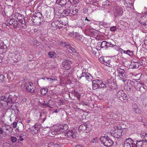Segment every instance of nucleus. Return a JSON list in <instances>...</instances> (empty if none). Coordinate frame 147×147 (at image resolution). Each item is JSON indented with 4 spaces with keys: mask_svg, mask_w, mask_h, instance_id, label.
<instances>
[{
    "mask_svg": "<svg viewBox=\"0 0 147 147\" xmlns=\"http://www.w3.org/2000/svg\"><path fill=\"white\" fill-rule=\"evenodd\" d=\"M69 49L72 52H75V49L72 47H71L70 45L69 46Z\"/></svg>",
    "mask_w": 147,
    "mask_h": 147,
    "instance_id": "nucleus-55",
    "label": "nucleus"
},
{
    "mask_svg": "<svg viewBox=\"0 0 147 147\" xmlns=\"http://www.w3.org/2000/svg\"><path fill=\"white\" fill-rule=\"evenodd\" d=\"M107 42L105 41H103L101 44L100 47L102 48H104L105 46H107Z\"/></svg>",
    "mask_w": 147,
    "mask_h": 147,
    "instance_id": "nucleus-41",
    "label": "nucleus"
},
{
    "mask_svg": "<svg viewBox=\"0 0 147 147\" xmlns=\"http://www.w3.org/2000/svg\"><path fill=\"white\" fill-rule=\"evenodd\" d=\"M134 87L135 89L138 91H140L141 88H144L146 89L143 86L144 83L142 82H135L134 83Z\"/></svg>",
    "mask_w": 147,
    "mask_h": 147,
    "instance_id": "nucleus-12",
    "label": "nucleus"
},
{
    "mask_svg": "<svg viewBox=\"0 0 147 147\" xmlns=\"http://www.w3.org/2000/svg\"><path fill=\"white\" fill-rule=\"evenodd\" d=\"M143 144L142 140L133 141L130 138L125 140L124 142V147H142Z\"/></svg>",
    "mask_w": 147,
    "mask_h": 147,
    "instance_id": "nucleus-1",
    "label": "nucleus"
},
{
    "mask_svg": "<svg viewBox=\"0 0 147 147\" xmlns=\"http://www.w3.org/2000/svg\"><path fill=\"white\" fill-rule=\"evenodd\" d=\"M33 133L37 134L38 132V130L35 128L34 129V127H32L30 130Z\"/></svg>",
    "mask_w": 147,
    "mask_h": 147,
    "instance_id": "nucleus-42",
    "label": "nucleus"
},
{
    "mask_svg": "<svg viewBox=\"0 0 147 147\" xmlns=\"http://www.w3.org/2000/svg\"><path fill=\"white\" fill-rule=\"evenodd\" d=\"M88 74H89L88 73H85L84 72H82V74L81 75V76H80L79 78V79H81L82 77H85V78L87 77V76H88Z\"/></svg>",
    "mask_w": 147,
    "mask_h": 147,
    "instance_id": "nucleus-40",
    "label": "nucleus"
},
{
    "mask_svg": "<svg viewBox=\"0 0 147 147\" xmlns=\"http://www.w3.org/2000/svg\"><path fill=\"white\" fill-rule=\"evenodd\" d=\"M93 90H96L98 88H102L106 87V85L102 82L100 80L96 79L92 81Z\"/></svg>",
    "mask_w": 147,
    "mask_h": 147,
    "instance_id": "nucleus-5",
    "label": "nucleus"
},
{
    "mask_svg": "<svg viewBox=\"0 0 147 147\" xmlns=\"http://www.w3.org/2000/svg\"><path fill=\"white\" fill-rule=\"evenodd\" d=\"M51 133L53 135H56L57 134H58V133H57V131H51Z\"/></svg>",
    "mask_w": 147,
    "mask_h": 147,
    "instance_id": "nucleus-59",
    "label": "nucleus"
},
{
    "mask_svg": "<svg viewBox=\"0 0 147 147\" xmlns=\"http://www.w3.org/2000/svg\"><path fill=\"white\" fill-rule=\"evenodd\" d=\"M112 44H111V42H107V47H112Z\"/></svg>",
    "mask_w": 147,
    "mask_h": 147,
    "instance_id": "nucleus-57",
    "label": "nucleus"
},
{
    "mask_svg": "<svg viewBox=\"0 0 147 147\" xmlns=\"http://www.w3.org/2000/svg\"><path fill=\"white\" fill-rule=\"evenodd\" d=\"M31 20L33 23V25H39L43 22V18H40L32 17Z\"/></svg>",
    "mask_w": 147,
    "mask_h": 147,
    "instance_id": "nucleus-8",
    "label": "nucleus"
},
{
    "mask_svg": "<svg viewBox=\"0 0 147 147\" xmlns=\"http://www.w3.org/2000/svg\"><path fill=\"white\" fill-rule=\"evenodd\" d=\"M122 131L121 127L120 126L119 127L115 126L111 129V135L114 138H119L122 135Z\"/></svg>",
    "mask_w": 147,
    "mask_h": 147,
    "instance_id": "nucleus-2",
    "label": "nucleus"
},
{
    "mask_svg": "<svg viewBox=\"0 0 147 147\" xmlns=\"http://www.w3.org/2000/svg\"><path fill=\"white\" fill-rule=\"evenodd\" d=\"M91 52H92V53L93 54L95 55L96 53V51H95L92 50L91 51Z\"/></svg>",
    "mask_w": 147,
    "mask_h": 147,
    "instance_id": "nucleus-63",
    "label": "nucleus"
},
{
    "mask_svg": "<svg viewBox=\"0 0 147 147\" xmlns=\"http://www.w3.org/2000/svg\"><path fill=\"white\" fill-rule=\"evenodd\" d=\"M62 15L63 16H68L69 14V12H68L67 9H64L63 12L61 13Z\"/></svg>",
    "mask_w": 147,
    "mask_h": 147,
    "instance_id": "nucleus-34",
    "label": "nucleus"
},
{
    "mask_svg": "<svg viewBox=\"0 0 147 147\" xmlns=\"http://www.w3.org/2000/svg\"><path fill=\"white\" fill-rule=\"evenodd\" d=\"M117 96L119 100L124 102H127L128 101L127 95L123 90L119 91L117 93Z\"/></svg>",
    "mask_w": 147,
    "mask_h": 147,
    "instance_id": "nucleus-6",
    "label": "nucleus"
},
{
    "mask_svg": "<svg viewBox=\"0 0 147 147\" xmlns=\"http://www.w3.org/2000/svg\"><path fill=\"white\" fill-rule=\"evenodd\" d=\"M48 55L49 57L53 58L56 57V53L55 52H49L48 53Z\"/></svg>",
    "mask_w": 147,
    "mask_h": 147,
    "instance_id": "nucleus-32",
    "label": "nucleus"
},
{
    "mask_svg": "<svg viewBox=\"0 0 147 147\" xmlns=\"http://www.w3.org/2000/svg\"><path fill=\"white\" fill-rule=\"evenodd\" d=\"M110 61L107 59V58L106 57V60L104 61L102 63L107 66L109 67H111L112 66V65L110 64Z\"/></svg>",
    "mask_w": 147,
    "mask_h": 147,
    "instance_id": "nucleus-26",
    "label": "nucleus"
},
{
    "mask_svg": "<svg viewBox=\"0 0 147 147\" xmlns=\"http://www.w3.org/2000/svg\"><path fill=\"white\" fill-rule=\"evenodd\" d=\"M20 23L22 24V27L24 28H26V22L24 20H22V21H20Z\"/></svg>",
    "mask_w": 147,
    "mask_h": 147,
    "instance_id": "nucleus-38",
    "label": "nucleus"
},
{
    "mask_svg": "<svg viewBox=\"0 0 147 147\" xmlns=\"http://www.w3.org/2000/svg\"><path fill=\"white\" fill-rule=\"evenodd\" d=\"M7 98L6 96H2L0 99V103L1 104H3L5 105V106L8 105L7 103Z\"/></svg>",
    "mask_w": 147,
    "mask_h": 147,
    "instance_id": "nucleus-19",
    "label": "nucleus"
},
{
    "mask_svg": "<svg viewBox=\"0 0 147 147\" xmlns=\"http://www.w3.org/2000/svg\"><path fill=\"white\" fill-rule=\"evenodd\" d=\"M58 22H59L58 23V28L60 29L61 27H63V26H65V24L62 21L58 20Z\"/></svg>",
    "mask_w": 147,
    "mask_h": 147,
    "instance_id": "nucleus-35",
    "label": "nucleus"
},
{
    "mask_svg": "<svg viewBox=\"0 0 147 147\" xmlns=\"http://www.w3.org/2000/svg\"><path fill=\"white\" fill-rule=\"evenodd\" d=\"M14 15L15 18L18 19L19 22H20V21H22V20H24V16L19 13H16Z\"/></svg>",
    "mask_w": 147,
    "mask_h": 147,
    "instance_id": "nucleus-16",
    "label": "nucleus"
},
{
    "mask_svg": "<svg viewBox=\"0 0 147 147\" xmlns=\"http://www.w3.org/2000/svg\"><path fill=\"white\" fill-rule=\"evenodd\" d=\"M96 139L95 138H93L92 140L91 141V142H96Z\"/></svg>",
    "mask_w": 147,
    "mask_h": 147,
    "instance_id": "nucleus-61",
    "label": "nucleus"
},
{
    "mask_svg": "<svg viewBox=\"0 0 147 147\" xmlns=\"http://www.w3.org/2000/svg\"><path fill=\"white\" fill-rule=\"evenodd\" d=\"M134 111L136 113H139L140 111V109L139 108H138L137 109H136Z\"/></svg>",
    "mask_w": 147,
    "mask_h": 147,
    "instance_id": "nucleus-56",
    "label": "nucleus"
},
{
    "mask_svg": "<svg viewBox=\"0 0 147 147\" xmlns=\"http://www.w3.org/2000/svg\"><path fill=\"white\" fill-rule=\"evenodd\" d=\"M133 65V68H138L140 65L139 63L138 62H133L132 63Z\"/></svg>",
    "mask_w": 147,
    "mask_h": 147,
    "instance_id": "nucleus-36",
    "label": "nucleus"
},
{
    "mask_svg": "<svg viewBox=\"0 0 147 147\" xmlns=\"http://www.w3.org/2000/svg\"><path fill=\"white\" fill-rule=\"evenodd\" d=\"M89 128L88 127L87 124L86 123H83L80 125L78 128V131H87Z\"/></svg>",
    "mask_w": 147,
    "mask_h": 147,
    "instance_id": "nucleus-13",
    "label": "nucleus"
},
{
    "mask_svg": "<svg viewBox=\"0 0 147 147\" xmlns=\"http://www.w3.org/2000/svg\"><path fill=\"white\" fill-rule=\"evenodd\" d=\"M123 51V52L125 54H126L131 57H132L133 55V52L130 50H127V51H125L123 49L122 50Z\"/></svg>",
    "mask_w": 147,
    "mask_h": 147,
    "instance_id": "nucleus-25",
    "label": "nucleus"
},
{
    "mask_svg": "<svg viewBox=\"0 0 147 147\" xmlns=\"http://www.w3.org/2000/svg\"><path fill=\"white\" fill-rule=\"evenodd\" d=\"M57 131L58 134H61L64 132L62 125H60L59 126H58Z\"/></svg>",
    "mask_w": 147,
    "mask_h": 147,
    "instance_id": "nucleus-28",
    "label": "nucleus"
},
{
    "mask_svg": "<svg viewBox=\"0 0 147 147\" xmlns=\"http://www.w3.org/2000/svg\"><path fill=\"white\" fill-rule=\"evenodd\" d=\"M33 127H34V129L35 128L36 129L39 130V125L38 124L36 123L33 126Z\"/></svg>",
    "mask_w": 147,
    "mask_h": 147,
    "instance_id": "nucleus-50",
    "label": "nucleus"
},
{
    "mask_svg": "<svg viewBox=\"0 0 147 147\" xmlns=\"http://www.w3.org/2000/svg\"><path fill=\"white\" fill-rule=\"evenodd\" d=\"M115 73L117 76L119 77V80L123 82L126 81L127 76L124 69L120 68H118L116 69Z\"/></svg>",
    "mask_w": 147,
    "mask_h": 147,
    "instance_id": "nucleus-3",
    "label": "nucleus"
},
{
    "mask_svg": "<svg viewBox=\"0 0 147 147\" xmlns=\"http://www.w3.org/2000/svg\"><path fill=\"white\" fill-rule=\"evenodd\" d=\"M67 2H68V0H57L56 3L62 6L66 4Z\"/></svg>",
    "mask_w": 147,
    "mask_h": 147,
    "instance_id": "nucleus-21",
    "label": "nucleus"
},
{
    "mask_svg": "<svg viewBox=\"0 0 147 147\" xmlns=\"http://www.w3.org/2000/svg\"><path fill=\"white\" fill-rule=\"evenodd\" d=\"M139 23L141 24L146 26L147 25V18L145 16H142L138 20Z\"/></svg>",
    "mask_w": 147,
    "mask_h": 147,
    "instance_id": "nucleus-15",
    "label": "nucleus"
},
{
    "mask_svg": "<svg viewBox=\"0 0 147 147\" xmlns=\"http://www.w3.org/2000/svg\"><path fill=\"white\" fill-rule=\"evenodd\" d=\"M12 105L11 106L10 109L12 110H16L18 111V107L16 105V103L14 102L12 103Z\"/></svg>",
    "mask_w": 147,
    "mask_h": 147,
    "instance_id": "nucleus-33",
    "label": "nucleus"
},
{
    "mask_svg": "<svg viewBox=\"0 0 147 147\" xmlns=\"http://www.w3.org/2000/svg\"><path fill=\"white\" fill-rule=\"evenodd\" d=\"M144 134L145 135L144 138L146 141L147 142V134H146L145 133H144Z\"/></svg>",
    "mask_w": 147,
    "mask_h": 147,
    "instance_id": "nucleus-60",
    "label": "nucleus"
},
{
    "mask_svg": "<svg viewBox=\"0 0 147 147\" xmlns=\"http://www.w3.org/2000/svg\"><path fill=\"white\" fill-rule=\"evenodd\" d=\"M7 98V103L8 105L9 104H12L15 102L13 99V96H12L11 95H9L8 96Z\"/></svg>",
    "mask_w": 147,
    "mask_h": 147,
    "instance_id": "nucleus-18",
    "label": "nucleus"
},
{
    "mask_svg": "<svg viewBox=\"0 0 147 147\" xmlns=\"http://www.w3.org/2000/svg\"><path fill=\"white\" fill-rule=\"evenodd\" d=\"M117 29V28L115 26L111 27L110 28V30L111 31H115Z\"/></svg>",
    "mask_w": 147,
    "mask_h": 147,
    "instance_id": "nucleus-49",
    "label": "nucleus"
},
{
    "mask_svg": "<svg viewBox=\"0 0 147 147\" xmlns=\"http://www.w3.org/2000/svg\"><path fill=\"white\" fill-rule=\"evenodd\" d=\"M4 126L5 127L4 130L5 133H7V131H8L9 132L12 131V129L9 126L7 125Z\"/></svg>",
    "mask_w": 147,
    "mask_h": 147,
    "instance_id": "nucleus-31",
    "label": "nucleus"
},
{
    "mask_svg": "<svg viewBox=\"0 0 147 147\" xmlns=\"http://www.w3.org/2000/svg\"><path fill=\"white\" fill-rule=\"evenodd\" d=\"M88 76H87L86 79L88 81H91L92 80V76L89 74H88Z\"/></svg>",
    "mask_w": 147,
    "mask_h": 147,
    "instance_id": "nucleus-44",
    "label": "nucleus"
},
{
    "mask_svg": "<svg viewBox=\"0 0 147 147\" xmlns=\"http://www.w3.org/2000/svg\"><path fill=\"white\" fill-rule=\"evenodd\" d=\"M73 8L72 5H70L67 9L69 14H71Z\"/></svg>",
    "mask_w": 147,
    "mask_h": 147,
    "instance_id": "nucleus-37",
    "label": "nucleus"
},
{
    "mask_svg": "<svg viewBox=\"0 0 147 147\" xmlns=\"http://www.w3.org/2000/svg\"><path fill=\"white\" fill-rule=\"evenodd\" d=\"M106 57H101L99 58V61L102 63L104 61L106 60Z\"/></svg>",
    "mask_w": 147,
    "mask_h": 147,
    "instance_id": "nucleus-45",
    "label": "nucleus"
},
{
    "mask_svg": "<svg viewBox=\"0 0 147 147\" xmlns=\"http://www.w3.org/2000/svg\"><path fill=\"white\" fill-rule=\"evenodd\" d=\"M72 63V62L71 61L66 60L62 62V66L63 69L68 70L71 68V65Z\"/></svg>",
    "mask_w": 147,
    "mask_h": 147,
    "instance_id": "nucleus-7",
    "label": "nucleus"
},
{
    "mask_svg": "<svg viewBox=\"0 0 147 147\" xmlns=\"http://www.w3.org/2000/svg\"><path fill=\"white\" fill-rule=\"evenodd\" d=\"M84 22L82 20H79L77 24V27L82 29L84 28Z\"/></svg>",
    "mask_w": 147,
    "mask_h": 147,
    "instance_id": "nucleus-23",
    "label": "nucleus"
},
{
    "mask_svg": "<svg viewBox=\"0 0 147 147\" xmlns=\"http://www.w3.org/2000/svg\"><path fill=\"white\" fill-rule=\"evenodd\" d=\"M126 82L125 83V88L127 90H130L134 84V82L130 80H126Z\"/></svg>",
    "mask_w": 147,
    "mask_h": 147,
    "instance_id": "nucleus-9",
    "label": "nucleus"
},
{
    "mask_svg": "<svg viewBox=\"0 0 147 147\" xmlns=\"http://www.w3.org/2000/svg\"><path fill=\"white\" fill-rule=\"evenodd\" d=\"M32 17H35L36 18H43L42 16V14L38 11H36L34 13Z\"/></svg>",
    "mask_w": 147,
    "mask_h": 147,
    "instance_id": "nucleus-29",
    "label": "nucleus"
},
{
    "mask_svg": "<svg viewBox=\"0 0 147 147\" xmlns=\"http://www.w3.org/2000/svg\"><path fill=\"white\" fill-rule=\"evenodd\" d=\"M100 140L102 144L106 147L111 146L114 144L113 141L108 137L102 136Z\"/></svg>",
    "mask_w": 147,
    "mask_h": 147,
    "instance_id": "nucleus-4",
    "label": "nucleus"
},
{
    "mask_svg": "<svg viewBox=\"0 0 147 147\" xmlns=\"http://www.w3.org/2000/svg\"><path fill=\"white\" fill-rule=\"evenodd\" d=\"M115 10L117 13L121 15L123 13V9L119 6H117L115 7Z\"/></svg>",
    "mask_w": 147,
    "mask_h": 147,
    "instance_id": "nucleus-22",
    "label": "nucleus"
},
{
    "mask_svg": "<svg viewBox=\"0 0 147 147\" xmlns=\"http://www.w3.org/2000/svg\"><path fill=\"white\" fill-rule=\"evenodd\" d=\"M33 84L31 82L29 83L26 88V91L34 94V89H33Z\"/></svg>",
    "mask_w": 147,
    "mask_h": 147,
    "instance_id": "nucleus-10",
    "label": "nucleus"
},
{
    "mask_svg": "<svg viewBox=\"0 0 147 147\" xmlns=\"http://www.w3.org/2000/svg\"><path fill=\"white\" fill-rule=\"evenodd\" d=\"M67 136L69 138H74L76 137V133L74 132L72 130L69 131H66Z\"/></svg>",
    "mask_w": 147,
    "mask_h": 147,
    "instance_id": "nucleus-17",
    "label": "nucleus"
},
{
    "mask_svg": "<svg viewBox=\"0 0 147 147\" xmlns=\"http://www.w3.org/2000/svg\"><path fill=\"white\" fill-rule=\"evenodd\" d=\"M77 7L76 6L73 7L71 14H73V15H76L78 14L79 10Z\"/></svg>",
    "mask_w": 147,
    "mask_h": 147,
    "instance_id": "nucleus-27",
    "label": "nucleus"
},
{
    "mask_svg": "<svg viewBox=\"0 0 147 147\" xmlns=\"http://www.w3.org/2000/svg\"><path fill=\"white\" fill-rule=\"evenodd\" d=\"M47 79L50 80V81H55L56 80V79L55 78H47Z\"/></svg>",
    "mask_w": 147,
    "mask_h": 147,
    "instance_id": "nucleus-62",
    "label": "nucleus"
},
{
    "mask_svg": "<svg viewBox=\"0 0 147 147\" xmlns=\"http://www.w3.org/2000/svg\"><path fill=\"white\" fill-rule=\"evenodd\" d=\"M63 127L64 132H65V130H67V129H68L69 128V127L67 125V124H65V125H64L63 126Z\"/></svg>",
    "mask_w": 147,
    "mask_h": 147,
    "instance_id": "nucleus-48",
    "label": "nucleus"
},
{
    "mask_svg": "<svg viewBox=\"0 0 147 147\" xmlns=\"http://www.w3.org/2000/svg\"><path fill=\"white\" fill-rule=\"evenodd\" d=\"M40 91L42 95H45L47 93V91L45 89H41Z\"/></svg>",
    "mask_w": 147,
    "mask_h": 147,
    "instance_id": "nucleus-46",
    "label": "nucleus"
},
{
    "mask_svg": "<svg viewBox=\"0 0 147 147\" xmlns=\"http://www.w3.org/2000/svg\"><path fill=\"white\" fill-rule=\"evenodd\" d=\"M68 1H69L70 3L72 4H76L78 3L79 1V0H68Z\"/></svg>",
    "mask_w": 147,
    "mask_h": 147,
    "instance_id": "nucleus-39",
    "label": "nucleus"
},
{
    "mask_svg": "<svg viewBox=\"0 0 147 147\" xmlns=\"http://www.w3.org/2000/svg\"><path fill=\"white\" fill-rule=\"evenodd\" d=\"M71 93L73 94L75 97L77 98L78 100H80V94L76 92L75 90H73L71 92Z\"/></svg>",
    "mask_w": 147,
    "mask_h": 147,
    "instance_id": "nucleus-24",
    "label": "nucleus"
},
{
    "mask_svg": "<svg viewBox=\"0 0 147 147\" xmlns=\"http://www.w3.org/2000/svg\"><path fill=\"white\" fill-rule=\"evenodd\" d=\"M59 111V109H55L54 111H53L54 113H57Z\"/></svg>",
    "mask_w": 147,
    "mask_h": 147,
    "instance_id": "nucleus-64",
    "label": "nucleus"
},
{
    "mask_svg": "<svg viewBox=\"0 0 147 147\" xmlns=\"http://www.w3.org/2000/svg\"><path fill=\"white\" fill-rule=\"evenodd\" d=\"M17 123L16 122H14L13 123V128H16L17 127Z\"/></svg>",
    "mask_w": 147,
    "mask_h": 147,
    "instance_id": "nucleus-58",
    "label": "nucleus"
},
{
    "mask_svg": "<svg viewBox=\"0 0 147 147\" xmlns=\"http://www.w3.org/2000/svg\"><path fill=\"white\" fill-rule=\"evenodd\" d=\"M138 108V106L136 104H134L132 105V108L133 110V111L136 109H137Z\"/></svg>",
    "mask_w": 147,
    "mask_h": 147,
    "instance_id": "nucleus-51",
    "label": "nucleus"
},
{
    "mask_svg": "<svg viewBox=\"0 0 147 147\" xmlns=\"http://www.w3.org/2000/svg\"><path fill=\"white\" fill-rule=\"evenodd\" d=\"M7 50V47L6 45L4 44L0 46V51L1 53H5Z\"/></svg>",
    "mask_w": 147,
    "mask_h": 147,
    "instance_id": "nucleus-20",
    "label": "nucleus"
},
{
    "mask_svg": "<svg viewBox=\"0 0 147 147\" xmlns=\"http://www.w3.org/2000/svg\"><path fill=\"white\" fill-rule=\"evenodd\" d=\"M112 47H113L116 50L118 49L119 48V47L117 46V45H114L112 44Z\"/></svg>",
    "mask_w": 147,
    "mask_h": 147,
    "instance_id": "nucleus-54",
    "label": "nucleus"
},
{
    "mask_svg": "<svg viewBox=\"0 0 147 147\" xmlns=\"http://www.w3.org/2000/svg\"><path fill=\"white\" fill-rule=\"evenodd\" d=\"M42 105H43L44 106L51 107L50 105H49V102H47V103H43Z\"/></svg>",
    "mask_w": 147,
    "mask_h": 147,
    "instance_id": "nucleus-53",
    "label": "nucleus"
},
{
    "mask_svg": "<svg viewBox=\"0 0 147 147\" xmlns=\"http://www.w3.org/2000/svg\"><path fill=\"white\" fill-rule=\"evenodd\" d=\"M8 21L9 24L15 28H17L18 27V21L14 18L11 19Z\"/></svg>",
    "mask_w": 147,
    "mask_h": 147,
    "instance_id": "nucleus-11",
    "label": "nucleus"
},
{
    "mask_svg": "<svg viewBox=\"0 0 147 147\" xmlns=\"http://www.w3.org/2000/svg\"><path fill=\"white\" fill-rule=\"evenodd\" d=\"M58 20H56L53 22L51 24L50 26V28L53 30H55L58 28Z\"/></svg>",
    "mask_w": 147,
    "mask_h": 147,
    "instance_id": "nucleus-14",
    "label": "nucleus"
},
{
    "mask_svg": "<svg viewBox=\"0 0 147 147\" xmlns=\"http://www.w3.org/2000/svg\"><path fill=\"white\" fill-rule=\"evenodd\" d=\"M5 127L4 126H2L0 127V134H2L4 132Z\"/></svg>",
    "mask_w": 147,
    "mask_h": 147,
    "instance_id": "nucleus-43",
    "label": "nucleus"
},
{
    "mask_svg": "<svg viewBox=\"0 0 147 147\" xmlns=\"http://www.w3.org/2000/svg\"><path fill=\"white\" fill-rule=\"evenodd\" d=\"M4 78V76L2 74H0V82H2Z\"/></svg>",
    "mask_w": 147,
    "mask_h": 147,
    "instance_id": "nucleus-52",
    "label": "nucleus"
},
{
    "mask_svg": "<svg viewBox=\"0 0 147 147\" xmlns=\"http://www.w3.org/2000/svg\"><path fill=\"white\" fill-rule=\"evenodd\" d=\"M11 140L13 143L15 142L17 140L16 138L15 137L11 136Z\"/></svg>",
    "mask_w": 147,
    "mask_h": 147,
    "instance_id": "nucleus-47",
    "label": "nucleus"
},
{
    "mask_svg": "<svg viewBox=\"0 0 147 147\" xmlns=\"http://www.w3.org/2000/svg\"><path fill=\"white\" fill-rule=\"evenodd\" d=\"M48 147H61L60 145L57 144H55L52 142L48 144Z\"/></svg>",
    "mask_w": 147,
    "mask_h": 147,
    "instance_id": "nucleus-30",
    "label": "nucleus"
}]
</instances>
